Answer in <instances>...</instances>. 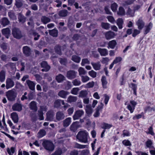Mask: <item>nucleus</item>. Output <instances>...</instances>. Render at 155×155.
Here are the masks:
<instances>
[{
    "mask_svg": "<svg viewBox=\"0 0 155 155\" xmlns=\"http://www.w3.org/2000/svg\"><path fill=\"white\" fill-rule=\"evenodd\" d=\"M26 83L31 90L32 91L35 90V84L33 81L28 80H26Z\"/></svg>",
    "mask_w": 155,
    "mask_h": 155,
    "instance_id": "ddd939ff",
    "label": "nucleus"
},
{
    "mask_svg": "<svg viewBox=\"0 0 155 155\" xmlns=\"http://www.w3.org/2000/svg\"><path fill=\"white\" fill-rule=\"evenodd\" d=\"M136 23L138 28L140 30H142L145 25V23L141 18H139Z\"/></svg>",
    "mask_w": 155,
    "mask_h": 155,
    "instance_id": "1a4fd4ad",
    "label": "nucleus"
},
{
    "mask_svg": "<svg viewBox=\"0 0 155 155\" xmlns=\"http://www.w3.org/2000/svg\"><path fill=\"white\" fill-rule=\"evenodd\" d=\"M54 112L52 111H48L47 113L46 120L48 121H51L54 118Z\"/></svg>",
    "mask_w": 155,
    "mask_h": 155,
    "instance_id": "a211bd4d",
    "label": "nucleus"
},
{
    "mask_svg": "<svg viewBox=\"0 0 155 155\" xmlns=\"http://www.w3.org/2000/svg\"><path fill=\"white\" fill-rule=\"evenodd\" d=\"M90 62L89 60L87 58H84L82 60L81 65L82 66H84L86 64H89Z\"/></svg>",
    "mask_w": 155,
    "mask_h": 155,
    "instance_id": "e2e57ef3",
    "label": "nucleus"
},
{
    "mask_svg": "<svg viewBox=\"0 0 155 155\" xmlns=\"http://www.w3.org/2000/svg\"><path fill=\"white\" fill-rule=\"evenodd\" d=\"M41 65L42 67L44 68L42 69L43 71L47 72L50 69V67L48 65L46 62L43 61L41 63Z\"/></svg>",
    "mask_w": 155,
    "mask_h": 155,
    "instance_id": "4468645a",
    "label": "nucleus"
},
{
    "mask_svg": "<svg viewBox=\"0 0 155 155\" xmlns=\"http://www.w3.org/2000/svg\"><path fill=\"white\" fill-rule=\"evenodd\" d=\"M65 117V115L63 112L59 111L57 112L56 115V120L55 122L59 121L63 119Z\"/></svg>",
    "mask_w": 155,
    "mask_h": 155,
    "instance_id": "0eeeda50",
    "label": "nucleus"
},
{
    "mask_svg": "<svg viewBox=\"0 0 155 155\" xmlns=\"http://www.w3.org/2000/svg\"><path fill=\"white\" fill-rule=\"evenodd\" d=\"M116 35L115 33L111 31H107L105 33V37L107 40H109L113 38Z\"/></svg>",
    "mask_w": 155,
    "mask_h": 155,
    "instance_id": "6e6552de",
    "label": "nucleus"
},
{
    "mask_svg": "<svg viewBox=\"0 0 155 155\" xmlns=\"http://www.w3.org/2000/svg\"><path fill=\"white\" fill-rule=\"evenodd\" d=\"M71 118L68 117L64 119L63 121V125L64 127L68 126L71 123Z\"/></svg>",
    "mask_w": 155,
    "mask_h": 155,
    "instance_id": "412c9836",
    "label": "nucleus"
},
{
    "mask_svg": "<svg viewBox=\"0 0 155 155\" xmlns=\"http://www.w3.org/2000/svg\"><path fill=\"white\" fill-rule=\"evenodd\" d=\"M29 34L30 35H33L35 37L34 39L37 40L40 37V35L33 30H31L29 31Z\"/></svg>",
    "mask_w": 155,
    "mask_h": 155,
    "instance_id": "f3484780",
    "label": "nucleus"
},
{
    "mask_svg": "<svg viewBox=\"0 0 155 155\" xmlns=\"http://www.w3.org/2000/svg\"><path fill=\"white\" fill-rule=\"evenodd\" d=\"M117 45V42L115 40H113L110 41L108 43V48H110L112 49L114 48Z\"/></svg>",
    "mask_w": 155,
    "mask_h": 155,
    "instance_id": "c756f323",
    "label": "nucleus"
},
{
    "mask_svg": "<svg viewBox=\"0 0 155 155\" xmlns=\"http://www.w3.org/2000/svg\"><path fill=\"white\" fill-rule=\"evenodd\" d=\"M117 7L118 5L117 4L114 2L111 5V8L113 12H115L117 10Z\"/></svg>",
    "mask_w": 155,
    "mask_h": 155,
    "instance_id": "6e6d98bb",
    "label": "nucleus"
},
{
    "mask_svg": "<svg viewBox=\"0 0 155 155\" xmlns=\"http://www.w3.org/2000/svg\"><path fill=\"white\" fill-rule=\"evenodd\" d=\"M1 24L3 25L4 26L8 25L9 23V21L7 18H2L1 21Z\"/></svg>",
    "mask_w": 155,
    "mask_h": 155,
    "instance_id": "4c0bfd02",
    "label": "nucleus"
},
{
    "mask_svg": "<svg viewBox=\"0 0 155 155\" xmlns=\"http://www.w3.org/2000/svg\"><path fill=\"white\" fill-rule=\"evenodd\" d=\"M79 127L78 122L76 121L72 123L70 126V129L71 131L75 132Z\"/></svg>",
    "mask_w": 155,
    "mask_h": 155,
    "instance_id": "9b49d317",
    "label": "nucleus"
},
{
    "mask_svg": "<svg viewBox=\"0 0 155 155\" xmlns=\"http://www.w3.org/2000/svg\"><path fill=\"white\" fill-rule=\"evenodd\" d=\"M38 115L39 117V119L40 120H43L44 119L43 114L41 111L38 110Z\"/></svg>",
    "mask_w": 155,
    "mask_h": 155,
    "instance_id": "69168bd1",
    "label": "nucleus"
},
{
    "mask_svg": "<svg viewBox=\"0 0 155 155\" xmlns=\"http://www.w3.org/2000/svg\"><path fill=\"white\" fill-rule=\"evenodd\" d=\"M84 114V112L82 110H76L74 113V114L73 116V118L74 120L78 119L80 117L82 116Z\"/></svg>",
    "mask_w": 155,
    "mask_h": 155,
    "instance_id": "39448f33",
    "label": "nucleus"
},
{
    "mask_svg": "<svg viewBox=\"0 0 155 155\" xmlns=\"http://www.w3.org/2000/svg\"><path fill=\"white\" fill-rule=\"evenodd\" d=\"M61 104L62 105H64L65 102L64 100L60 99L56 100L54 103V106L55 107H58L61 106Z\"/></svg>",
    "mask_w": 155,
    "mask_h": 155,
    "instance_id": "6ab92c4d",
    "label": "nucleus"
},
{
    "mask_svg": "<svg viewBox=\"0 0 155 155\" xmlns=\"http://www.w3.org/2000/svg\"><path fill=\"white\" fill-rule=\"evenodd\" d=\"M101 26L102 28L106 30H108L110 27V25L108 23L102 22Z\"/></svg>",
    "mask_w": 155,
    "mask_h": 155,
    "instance_id": "49530a36",
    "label": "nucleus"
},
{
    "mask_svg": "<svg viewBox=\"0 0 155 155\" xmlns=\"http://www.w3.org/2000/svg\"><path fill=\"white\" fill-rule=\"evenodd\" d=\"M7 151L10 155H12L15 152V148L13 147H12L10 149L9 148L7 149Z\"/></svg>",
    "mask_w": 155,
    "mask_h": 155,
    "instance_id": "0e129e2a",
    "label": "nucleus"
},
{
    "mask_svg": "<svg viewBox=\"0 0 155 155\" xmlns=\"http://www.w3.org/2000/svg\"><path fill=\"white\" fill-rule=\"evenodd\" d=\"M11 117L15 123L18 122V117L17 114L15 112H13L11 114Z\"/></svg>",
    "mask_w": 155,
    "mask_h": 155,
    "instance_id": "bb28decb",
    "label": "nucleus"
},
{
    "mask_svg": "<svg viewBox=\"0 0 155 155\" xmlns=\"http://www.w3.org/2000/svg\"><path fill=\"white\" fill-rule=\"evenodd\" d=\"M87 94V92L85 90H83L80 92L78 96L79 97H86Z\"/></svg>",
    "mask_w": 155,
    "mask_h": 155,
    "instance_id": "c03bdc74",
    "label": "nucleus"
},
{
    "mask_svg": "<svg viewBox=\"0 0 155 155\" xmlns=\"http://www.w3.org/2000/svg\"><path fill=\"white\" fill-rule=\"evenodd\" d=\"M117 14L120 16L124 15L125 14V12L124 8L122 7H120L117 12Z\"/></svg>",
    "mask_w": 155,
    "mask_h": 155,
    "instance_id": "7c9ffc66",
    "label": "nucleus"
},
{
    "mask_svg": "<svg viewBox=\"0 0 155 155\" xmlns=\"http://www.w3.org/2000/svg\"><path fill=\"white\" fill-rule=\"evenodd\" d=\"M65 77L63 75L61 74H59L56 77V80L59 83L65 80Z\"/></svg>",
    "mask_w": 155,
    "mask_h": 155,
    "instance_id": "473e14b6",
    "label": "nucleus"
},
{
    "mask_svg": "<svg viewBox=\"0 0 155 155\" xmlns=\"http://www.w3.org/2000/svg\"><path fill=\"white\" fill-rule=\"evenodd\" d=\"M54 49L55 52L57 54L59 55L61 54V49L60 46L58 45L55 46Z\"/></svg>",
    "mask_w": 155,
    "mask_h": 155,
    "instance_id": "13d9d810",
    "label": "nucleus"
},
{
    "mask_svg": "<svg viewBox=\"0 0 155 155\" xmlns=\"http://www.w3.org/2000/svg\"><path fill=\"white\" fill-rule=\"evenodd\" d=\"M94 84V82L93 81L89 82L86 84L85 87L86 88H90L93 87Z\"/></svg>",
    "mask_w": 155,
    "mask_h": 155,
    "instance_id": "4d7b16f0",
    "label": "nucleus"
},
{
    "mask_svg": "<svg viewBox=\"0 0 155 155\" xmlns=\"http://www.w3.org/2000/svg\"><path fill=\"white\" fill-rule=\"evenodd\" d=\"M72 83L73 85L75 86L79 85L81 84V81L77 79H75L73 81Z\"/></svg>",
    "mask_w": 155,
    "mask_h": 155,
    "instance_id": "338daca9",
    "label": "nucleus"
},
{
    "mask_svg": "<svg viewBox=\"0 0 155 155\" xmlns=\"http://www.w3.org/2000/svg\"><path fill=\"white\" fill-rule=\"evenodd\" d=\"M68 12L66 10H63L60 11L59 13V15L62 17L66 16L68 14Z\"/></svg>",
    "mask_w": 155,
    "mask_h": 155,
    "instance_id": "37998d69",
    "label": "nucleus"
},
{
    "mask_svg": "<svg viewBox=\"0 0 155 155\" xmlns=\"http://www.w3.org/2000/svg\"><path fill=\"white\" fill-rule=\"evenodd\" d=\"M81 81L84 83L90 80V78L87 76H81Z\"/></svg>",
    "mask_w": 155,
    "mask_h": 155,
    "instance_id": "5fc2aeb1",
    "label": "nucleus"
},
{
    "mask_svg": "<svg viewBox=\"0 0 155 155\" xmlns=\"http://www.w3.org/2000/svg\"><path fill=\"white\" fill-rule=\"evenodd\" d=\"M89 75L93 78H95L97 76V73L93 70L88 72Z\"/></svg>",
    "mask_w": 155,
    "mask_h": 155,
    "instance_id": "bf43d9fd",
    "label": "nucleus"
},
{
    "mask_svg": "<svg viewBox=\"0 0 155 155\" xmlns=\"http://www.w3.org/2000/svg\"><path fill=\"white\" fill-rule=\"evenodd\" d=\"M87 133L85 131H79L77 135V138L81 142L86 143L87 142Z\"/></svg>",
    "mask_w": 155,
    "mask_h": 155,
    "instance_id": "f257e3e1",
    "label": "nucleus"
},
{
    "mask_svg": "<svg viewBox=\"0 0 155 155\" xmlns=\"http://www.w3.org/2000/svg\"><path fill=\"white\" fill-rule=\"evenodd\" d=\"M69 94V93L68 92L62 90L58 92V95L61 98H65Z\"/></svg>",
    "mask_w": 155,
    "mask_h": 155,
    "instance_id": "4be33fe9",
    "label": "nucleus"
},
{
    "mask_svg": "<svg viewBox=\"0 0 155 155\" xmlns=\"http://www.w3.org/2000/svg\"><path fill=\"white\" fill-rule=\"evenodd\" d=\"M12 34L15 38L18 39L21 38L23 37V35L20 30L15 28L12 29Z\"/></svg>",
    "mask_w": 155,
    "mask_h": 155,
    "instance_id": "20e7f679",
    "label": "nucleus"
},
{
    "mask_svg": "<svg viewBox=\"0 0 155 155\" xmlns=\"http://www.w3.org/2000/svg\"><path fill=\"white\" fill-rule=\"evenodd\" d=\"M23 51L24 54L26 56H29L31 54V49L27 46H25L23 47Z\"/></svg>",
    "mask_w": 155,
    "mask_h": 155,
    "instance_id": "f8f14e48",
    "label": "nucleus"
},
{
    "mask_svg": "<svg viewBox=\"0 0 155 155\" xmlns=\"http://www.w3.org/2000/svg\"><path fill=\"white\" fill-rule=\"evenodd\" d=\"M109 60V59L107 57L103 58L101 61L103 64H107Z\"/></svg>",
    "mask_w": 155,
    "mask_h": 155,
    "instance_id": "680f3d73",
    "label": "nucleus"
},
{
    "mask_svg": "<svg viewBox=\"0 0 155 155\" xmlns=\"http://www.w3.org/2000/svg\"><path fill=\"white\" fill-rule=\"evenodd\" d=\"M6 72L2 70L0 72V81L3 82L5 80Z\"/></svg>",
    "mask_w": 155,
    "mask_h": 155,
    "instance_id": "cd10ccee",
    "label": "nucleus"
},
{
    "mask_svg": "<svg viewBox=\"0 0 155 155\" xmlns=\"http://www.w3.org/2000/svg\"><path fill=\"white\" fill-rule=\"evenodd\" d=\"M18 19L19 21L22 23H24L25 21V18L21 14H19Z\"/></svg>",
    "mask_w": 155,
    "mask_h": 155,
    "instance_id": "3c124183",
    "label": "nucleus"
},
{
    "mask_svg": "<svg viewBox=\"0 0 155 155\" xmlns=\"http://www.w3.org/2000/svg\"><path fill=\"white\" fill-rule=\"evenodd\" d=\"M102 125V128L104 129H109L112 126L111 124L106 123H104Z\"/></svg>",
    "mask_w": 155,
    "mask_h": 155,
    "instance_id": "052dcab7",
    "label": "nucleus"
},
{
    "mask_svg": "<svg viewBox=\"0 0 155 155\" xmlns=\"http://www.w3.org/2000/svg\"><path fill=\"white\" fill-rule=\"evenodd\" d=\"M42 145L44 148L47 150L52 151L54 149V145L50 140H44Z\"/></svg>",
    "mask_w": 155,
    "mask_h": 155,
    "instance_id": "f03ea898",
    "label": "nucleus"
},
{
    "mask_svg": "<svg viewBox=\"0 0 155 155\" xmlns=\"http://www.w3.org/2000/svg\"><path fill=\"white\" fill-rule=\"evenodd\" d=\"M104 104L102 103L101 104V105L98 106L96 109V111L94 114V117H98L100 115L99 111L103 108Z\"/></svg>",
    "mask_w": 155,
    "mask_h": 155,
    "instance_id": "5701e85b",
    "label": "nucleus"
},
{
    "mask_svg": "<svg viewBox=\"0 0 155 155\" xmlns=\"http://www.w3.org/2000/svg\"><path fill=\"white\" fill-rule=\"evenodd\" d=\"M6 87L7 89L12 88L15 85V82L11 78H7L6 80Z\"/></svg>",
    "mask_w": 155,
    "mask_h": 155,
    "instance_id": "423d86ee",
    "label": "nucleus"
},
{
    "mask_svg": "<svg viewBox=\"0 0 155 155\" xmlns=\"http://www.w3.org/2000/svg\"><path fill=\"white\" fill-rule=\"evenodd\" d=\"M79 74L80 76H81L85 75L87 73V71L84 68L82 67H80L78 69Z\"/></svg>",
    "mask_w": 155,
    "mask_h": 155,
    "instance_id": "ea45409f",
    "label": "nucleus"
},
{
    "mask_svg": "<svg viewBox=\"0 0 155 155\" xmlns=\"http://www.w3.org/2000/svg\"><path fill=\"white\" fill-rule=\"evenodd\" d=\"M12 109L14 110L20 111L22 110V107L20 104L16 103L13 105Z\"/></svg>",
    "mask_w": 155,
    "mask_h": 155,
    "instance_id": "393cba45",
    "label": "nucleus"
},
{
    "mask_svg": "<svg viewBox=\"0 0 155 155\" xmlns=\"http://www.w3.org/2000/svg\"><path fill=\"white\" fill-rule=\"evenodd\" d=\"M91 64L94 70H99L101 69V64L100 62H97L96 63L91 62Z\"/></svg>",
    "mask_w": 155,
    "mask_h": 155,
    "instance_id": "b1692460",
    "label": "nucleus"
},
{
    "mask_svg": "<svg viewBox=\"0 0 155 155\" xmlns=\"http://www.w3.org/2000/svg\"><path fill=\"white\" fill-rule=\"evenodd\" d=\"M45 131L43 129L40 130L37 134V137L38 138H41L46 135Z\"/></svg>",
    "mask_w": 155,
    "mask_h": 155,
    "instance_id": "e433bc0d",
    "label": "nucleus"
},
{
    "mask_svg": "<svg viewBox=\"0 0 155 155\" xmlns=\"http://www.w3.org/2000/svg\"><path fill=\"white\" fill-rule=\"evenodd\" d=\"M17 93L14 89H12L6 93V96L8 99L11 101H14L17 96Z\"/></svg>",
    "mask_w": 155,
    "mask_h": 155,
    "instance_id": "7ed1b4c3",
    "label": "nucleus"
},
{
    "mask_svg": "<svg viewBox=\"0 0 155 155\" xmlns=\"http://www.w3.org/2000/svg\"><path fill=\"white\" fill-rule=\"evenodd\" d=\"M86 146L87 145H81L77 143H76L75 144L74 147L75 148L82 149L85 148Z\"/></svg>",
    "mask_w": 155,
    "mask_h": 155,
    "instance_id": "603ef678",
    "label": "nucleus"
},
{
    "mask_svg": "<svg viewBox=\"0 0 155 155\" xmlns=\"http://www.w3.org/2000/svg\"><path fill=\"white\" fill-rule=\"evenodd\" d=\"M77 99V97L70 95L67 98V102L69 103L75 102L76 101Z\"/></svg>",
    "mask_w": 155,
    "mask_h": 155,
    "instance_id": "a878e982",
    "label": "nucleus"
},
{
    "mask_svg": "<svg viewBox=\"0 0 155 155\" xmlns=\"http://www.w3.org/2000/svg\"><path fill=\"white\" fill-rule=\"evenodd\" d=\"M148 132H147L146 133L147 134H150L151 135L153 136L154 135V133L153 130V128L152 127L150 126V127L148 129Z\"/></svg>",
    "mask_w": 155,
    "mask_h": 155,
    "instance_id": "774afa93",
    "label": "nucleus"
},
{
    "mask_svg": "<svg viewBox=\"0 0 155 155\" xmlns=\"http://www.w3.org/2000/svg\"><path fill=\"white\" fill-rule=\"evenodd\" d=\"M97 51L101 56H105L108 54V51L105 48H98L97 49Z\"/></svg>",
    "mask_w": 155,
    "mask_h": 155,
    "instance_id": "dca6fc26",
    "label": "nucleus"
},
{
    "mask_svg": "<svg viewBox=\"0 0 155 155\" xmlns=\"http://www.w3.org/2000/svg\"><path fill=\"white\" fill-rule=\"evenodd\" d=\"M153 144V141L151 140L148 139L145 143L147 147L150 149L154 148V147L152 145Z\"/></svg>",
    "mask_w": 155,
    "mask_h": 155,
    "instance_id": "72a5a7b5",
    "label": "nucleus"
},
{
    "mask_svg": "<svg viewBox=\"0 0 155 155\" xmlns=\"http://www.w3.org/2000/svg\"><path fill=\"white\" fill-rule=\"evenodd\" d=\"M152 24L151 23H150L148 25L145 26L144 29V34L146 35L150 31L152 27Z\"/></svg>",
    "mask_w": 155,
    "mask_h": 155,
    "instance_id": "58836bf2",
    "label": "nucleus"
},
{
    "mask_svg": "<svg viewBox=\"0 0 155 155\" xmlns=\"http://www.w3.org/2000/svg\"><path fill=\"white\" fill-rule=\"evenodd\" d=\"M85 110L86 113L89 116H90L92 113L93 109L90 105H87L86 106Z\"/></svg>",
    "mask_w": 155,
    "mask_h": 155,
    "instance_id": "aec40b11",
    "label": "nucleus"
},
{
    "mask_svg": "<svg viewBox=\"0 0 155 155\" xmlns=\"http://www.w3.org/2000/svg\"><path fill=\"white\" fill-rule=\"evenodd\" d=\"M135 11L132 10L130 8H129L128 9L127 11V15H129L131 17H133L134 15Z\"/></svg>",
    "mask_w": 155,
    "mask_h": 155,
    "instance_id": "09e8293b",
    "label": "nucleus"
},
{
    "mask_svg": "<svg viewBox=\"0 0 155 155\" xmlns=\"http://www.w3.org/2000/svg\"><path fill=\"white\" fill-rule=\"evenodd\" d=\"M30 108L31 110L36 111L37 108L36 103L34 101H31L30 104Z\"/></svg>",
    "mask_w": 155,
    "mask_h": 155,
    "instance_id": "2f4dec72",
    "label": "nucleus"
},
{
    "mask_svg": "<svg viewBox=\"0 0 155 155\" xmlns=\"http://www.w3.org/2000/svg\"><path fill=\"white\" fill-rule=\"evenodd\" d=\"M2 34L8 38L10 35L11 31L9 28H6L2 29Z\"/></svg>",
    "mask_w": 155,
    "mask_h": 155,
    "instance_id": "2eb2a0df",
    "label": "nucleus"
},
{
    "mask_svg": "<svg viewBox=\"0 0 155 155\" xmlns=\"http://www.w3.org/2000/svg\"><path fill=\"white\" fill-rule=\"evenodd\" d=\"M22 2V0H15V5L17 8H20L23 5Z\"/></svg>",
    "mask_w": 155,
    "mask_h": 155,
    "instance_id": "de8ad7c7",
    "label": "nucleus"
},
{
    "mask_svg": "<svg viewBox=\"0 0 155 155\" xmlns=\"http://www.w3.org/2000/svg\"><path fill=\"white\" fill-rule=\"evenodd\" d=\"M101 81L103 88H106L107 87V82L106 77L105 76H103L101 79Z\"/></svg>",
    "mask_w": 155,
    "mask_h": 155,
    "instance_id": "c85d7f7f",
    "label": "nucleus"
},
{
    "mask_svg": "<svg viewBox=\"0 0 155 155\" xmlns=\"http://www.w3.org/2000/svg\"><path fill=\"white\" fill-rule=\"evenodd\" d=\"M123 23V20L121 18H119L117 20V25L120 29H121L123 28L122 25Z\"/></svg>",
    "mask_w": 155,
    "mask_h": 155,
    "instance_id": "c9c22d12",
    "label": "nucleus"
},
{
    "mask_svg": "<svg viewBox=\"0 0 155 155\" xmlns=\"http://www.w3.org/2000/svg\"><path fill=\"white\" fill-rule=\"evenodd\" d=\"M50 34L53 37H57L58 34V31L57 29H54L50 30L49 31Z\"/></svg>",
    "mask_w": 155,
    "mask_h": 155,
    "instance_id": "79ce46f5",
    "label": "nucleus"
},
{
    "mask_svg": "<svg viewBox=\"0 0 155 155\" xmlns=\"http://www.w3.org/2000/svg\"><path fill=\"white\" fill-rule=\"evenodd\" d=\"M71 60L75 62L79 63L81 60V58L77 55H74L72 57Z\"/></svg>",
    "mask_w": 155,
    "mask_h": 155,
    "instance_id": "a19ab883",
    "label": "nucleus"
},
{
    "mask_svg": "<svg viewBox=\"0 0 155 155\" xmlns=\"http://www.w3.org/2000/svg\"><path fill=\"white\" fill-rule=\"evenodd\" d=\"M0 47L4 51L8 49H9V48L7 44L4 43H3L1 45Z\"/></svg>",
    "mask_w": 155,
    "mask_h": 155,
    "instance_id": "864d4df0",
    "label": "nucleus"
},
{
    "mask_svg": "<svg viewBox=\"0 0 155 155\" xmlns=\"http://www.w3.org/2000/svg\"><path fill=\"white\" fill-rule=\"evenodd\" d=\"M79 90L80 89L78 87L74 88L71 90V93L74 95H77Z\"/></svg>",
    "mask_w": 155,
    "mask_h": 155,
    "instance_id": "8fccbe9b",
    "label": "nucleus"
},
{
    "mask_svg": "<svg viewBox=\"0 0 155 155\" xmlns=\"http://www.w3.org/2000/svg\"><path fill=\"white\" fill-rule=\"evenodd\" d=\"M41 22L43 23L44 24H46L49 22L51 21V19L48 17L45 16H43L41 18Z\"/></svg>",
    "mask_w": 155,
    "mask_h": 155,
    "instance_id": "f704fd0d",
    "label": "nucleus"
},
{
    "mask_svg": "<svg viewBox=\"0 0 155 155\" xmlns=\"http://www.w3.org/2000/svg\"><path fill=\"white\" fill-rule=\"evenodd\" d=\"M77 72L74 71H68L67 73V77L69 79H73L76 77Z\"/></svg>",
    "mask_w": 155,
    "mask_h": 155,
    "instance_id": "9d476101",
    "label": "nucleus"
},
{
    "mask_svg": "<svg viewBox=\"0 0 155 155\" xmlns=\"http://www.w3.org/2000/svg\"><path fill=\"white\" fill-rule=\"evenodd\" d=\"M8 15L10 19L12 20H15L16 19V17L12 11H10L8 12Z\"/></svg>",
    "mask_w": 155,
    "mask_h": 155,
    "instance_id": "a18cd8bd",
    "label": "nucleus"
}]
</instances>
